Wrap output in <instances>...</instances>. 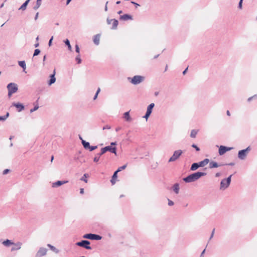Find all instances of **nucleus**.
<instances>
[{"instance_id": "45", "label": "nucleus", "mask_w": 257, "mask_h": 257, "mask_svg": "<svg viewBox=\"0 0 257 257\" xmlns=\"http://www.w3.org/2000/svg\"><path fill=\"white\" fill-rule=\"evenodd\" d=\"M192 147L195 148L197 151H199L200 150V149L195 144H193Z\"/></svg>"}, {"instance_id": "12", "label": "nucleus", "mask_w": 257, "mask_h": 257, "mask_svg": "<svg viewBox=\"0 0 257 257\" xmlns=\"http://www.w3.org/2000/svg\"><path fill=\"white\" fill-rule=\"evenodd\" d=\"M55 74H56V70L55 69L53 71V73L51 74L50 77V79L49 81H48V85H51L52 84L54 83L56 81V78H55Z\"/></svg>"}, {"instance_id": "11", "label": "nucleus", "mask_w": 257, "mask_h": 257, "mask_svg": "<svg viewBox=\"0 0 257 257\" xmlns=\"http://www.w3.org/2000/svg\"><path fill=\"white\" fill-rule=\"evenodd\" d=\"M111 22H112V26L111 29L113 30L116 29L118 24V21L116 19H107V23L108 24H110Z\"/></svg>"}, {"instance_id": "10", "label": "nucleus", "mask_w": 257, "mask_h": 257, "mask_svg": "<svg viewBox=\"0 0 257 257\" xmlns=\"http://www.w3.org/2000/svg\"><path fill=\"white\" fill-rule=\"evenodd\" d=\"M47 249L44 247H40L37 252L35 257H41L46 254Z\"/></svg>"}, {"instance_id": "13", "label": "nucleus", "mask_w": 257, "mask_h": 257, "mask_svg": "<svg viewBox=\"0 0 257 257\" xmlns=\"http://www.w3.org/2000/svg\"><path fill=\"white\" fill-rule=\"evenodd\" d=\"M12 105L15 106L17 108L18 112H21L24 109V106L22 103L14 102L13 103Z\"/></svg>"}, {"instance_id": "63", "label": "nucleus", "mask_w": 257, "mask_h": 257, "mask_svg": "<svg viewBox=\"0 0 257 257\" xmlns=\"http://www.w3.org/2000/svg\"><path fill=\"white\" fill-rule=\"evenodd\" d=\"M108 2H106V5H105V11H107V4Z\"/></svg>"}, {"instance_id": "57", "label": "nucleus", "mask_w": 257, "mask_h": 257, "mask_svg": "<svg viewBox=\"0 0 257 257\" xmlns=\"http://www.w3.org/2000/svg\"><path fill=\"white\" fill-rule=\"evenodd\" d=\"M220 176V173H218H218H216L215 174V177H219Z\"/></svg>"}, {"instance_id": "36", "label": "nucleus", "mask_w": 257, "mask_h": 257, "mask_svg": "<svg viewBox=\"0 0 257 257\" xmlns=\"http://www.w3.org/2000/svg\"><path fill=\"white\" fill-rule=\"evenodd\" d=\"M126 164H125V165H123V166H121V167H119L116 171H117V173H118V172H120V171H121V170H123V169H125V168H126Z\"/></svg>"}, {"instance_id": "4", "label": "nucleus", "mask_w": 257, "mask_h": 257, "mask_svg": "<svg viewBox=\"0 0 257 257\" xmlns=\"http://www.w3.org/2000/svg\"><path fill=\"white\" fill-rule=\"evenodd\" d=\"M128 79L130 80V82L134 85H138L143 82L145 77L140 75H136L134 76L133 78L128 77Z\"/></svg>"}, {"instance_id": "32", "label": "nucleus", "mask_w": 257, "mask_h": 257, "mask_svg": "<svg viewBox=\"0 0 257 257\" xmlns=\"http://www.w3.org/2000/svg\"><path fill=\"white\" fill-rule=\"evenodd\" d=\"M197 134V131L195 130H193L191 131L190 137L192 138H194L196 137V136Z\"/></svg>"}, {"instance_id": "19", "label": "nucleus", "mask_w": 257, "mask_h": 257, "mask_svg": "<svg viewBox=\"0 0 257 257\" xmlns=\"http://www.w3.org/2000/svg\"><path fill=\"white\" fill-rule=\"evenodd\" d=\"M14 244H15V246L12 247V248H11L12 251L20 249L21 247L22 243L21 242H18L16 244L14 243Z\"/></svg>"}, {"instance_id": "27", "label": "nucleus", "mask_w": 257, "mask_h": 257, "mask_svg": "<svg viewBox=\"0 0 257 257\" xmlns=\"http://www.w3.org/2000/svg\"><path fill=\"white\" fill-rule=\"evenodd\" d=\"M81 143H82V145L83 146V147L85 149H88L89 148L90 144L89 142H86L84 140H82V141H81Z\"/></svg>"}, {"instance_id": "6", "label": "nucleus", "mask_w": 257, "mask_h": 257, "mask_svg": "<svg viewBox=\"0 0 257 257\" xmlns=\"http://www.w3.org/2000/svg\"><path fill=\"white\" fill-rule=\"evenodd\" d=\"M250 150V147H248L245 149L239 151L238 154V158L242 160H244Z\"/></svg>"}, {"instance_id": "39", "label": "nucleus", "mask_w": 257, "mask_h": 257, "mask_svg": "<svg viewBox=\"0 0 257 257\" xmlns=\"http://www.w3.org/2000/svg\"><path fill=\"white\" fill-rule=\"evenodd\" d=\"M100 88H98L97 89V91H96V93H95V95H94V97H93V99H94V100H95V99L97 98V96H98V94H99V93L100 92Z\"/></svg>"}, {"instance_id": "37", "label": "nucleus", "mask_w": 257, "mask_h": 257, "mask_svg": "<svg viewBox=\"0 0 257 257\" xmlns=\"http://www.w3.org/2000/svg\"><path fill=\"white\" fill-rule=\"evenodd\" d=\"M75 60L77 62L78 64H80L81 63V59L79 54L76 57Z\"/></svg>"}, {"instance_id": "41", "label": "nucleus", "mask_w": 257, "mask_h": 257, "mask_svg": "<svg viewBox=\"0 0 257 257\" xmlns=\"http://www.w3.org/2000/svg\"><path fill=\"white\" fill-rule=\"evenodd\" d=\"M97 148V146H90L89 148L88 149H89L90 151H92Z\"/></svg>"}, {"instance_id": "52", "label": "nucleus", "mask_w": 257, "mask_h": 257, "mask_svg": "<svg viewBox=\"0 0 257 257\" xmlns=\"http://www.w3.org/2000/svg\"><path fill=\"white\" fill-rule=\"evenodd\" d=\"M53 37H51V38L50 39V40H49V46H51V45L52 41V40H53Z\"/></svg>"}, {"instance_id": "7", "label": "nucleus", "mask_w": 257, "mask_h": 257, "mask_svg": "<svg viewBox=\"0 0 257 257\" xmlns=\"http://www.w3.org/2000/svg\"><path fill=\"white\" fill-rule=\"evenodd\" d=\"M90 241L87 240H82L81 241L77 242L76 244L79 246L83 247L87 249H91V247L89 245Z\"/></svg>"}, {"instance_id": "58", "label": "nucleus", "mask_w": 257, "mask_h": 257, "mask_svg": "<svg viewBox=\"0 0 257 257\" xmlns=\"http://www.w3.org/2000/svg\"><path fill=\"white\" fill-rule=\"evenodd\" d=\"M121 127H117L115 128V131L116 132H118L119 131H120L121 130Z\"/></svg>"}, {"instance_id": "47", "label": "nucleus", "mask_w": 257, "mask_h": 257, "mask_svg": "<svg viewBox=\"0 0 257 257\" xmlns=\"http://www.w3.org/2000/svg\"><path fill=\"white\" fill-rule=\"evenodd\" d=\"M9 172H10V170L8 169H6L4 170V171L3 172V175H6L7 173H8Z\"/></svg>"}, {"instance_id": "25", "label": "nucleus", "mask_w": 257, "mask_h": 257, "mask_svg": "<svg viewBox=\"0 0 257 257\" xmlns=\"http://www.w3.org/2000/svg\"><path fill=\"white\" fill-rule=\"evenodd\" d=\"M154 106L155 104L154 103H152L150 104H149L147 107V112L151 113L152 112V109L154 108Z\"/></svg>"}, {"instance_id": "62", "label": "nucleus", "mask_w": 257, "mask_h": 257, "mask_svg": "<svg viewBox=\"0 0 257 257\" xmlns=\"http://www.w3.org/2000/svg\"><path fill=\"white\" fill-rule=\"evenodd\" d=\"M231 149V148H227V147H226V150H226V152H227V151H229V150H230Z\"/></svg>"}, {"instance_id": "17", "label": "nucleus", "mask_w": 257, "mask_h": 257, "mask_svg": "<svg viewBox=\"0 0 257 257\" xmlns=\"http://www.w3.org/2000/svg\"><path fill=\"white\" fill-rule=\"evenodd\" d=\"M172 188L174 192L178 194L179 192V184L178 183H175L173 185Z\"/></svg>"}, {"instance_id": "2", "label": "nucleus", "mask_w": 257, "mask_h": 257, "mask_svg": "<svg viewBox=\"0 0 257 257\" xmlns=\"http://www.w3.org/2000/svg\"><path fill=\"white\" fill-rule=\"evenodd\" d=\"M206 175L205 172H197L190 174L183 179V180L186 183H191L198 180L201 177Z\"/></svg>"}, {"instance_id": "55", "label": "nucleus", "mask_w": 257, "mask_h": 257, "mask_svg": "<svg viewBox=\"0 0 257 257\" xmlns=\"http://www.w3.org/2000/svg\"><path fill=\"white\" fill-rule=\"evenodd\" d=\"M116 144H117L116 142H111L110 143V146L112 147V146H115V145H116Z\"/></svg>"}, {"instance_id": "1", "label": "nucleus", "mask_w": 257, "mask_h": 257, "mask_svg": "<svg viewBox=\"0 0 257 257\" xmlns=\"http://www.w3.org/2000/svg\"><path fill=\"white\" fill-rule=\"evenodd\" d=\"M107 151H109L110 152L116 155V148L112 147L111 146H106L104 148H103L101 149V152L99 153L96 154L95 157L93 159V161L95 163H97L100 159V157L102 155H104Z\"/></svg>"}, {"instance_id": "53", "label": "nucleus", "mask_w": 257, "mask_h": 257, "mask_svg": "<svg viewBox=\"0 0 257 257\" xmlns=\"http://www.w3.org/2000/svg\"><path fill=\"white\" fill-rule=\"evenodd\" d=\"M46 59V55H45V56H44V57H43V65H45V62H44L45 61Z\"/></svg>"}, {"instance_id": "24", "label": "nucleus", "mask_w": 257, "mask_h": 257, "mask_svg": "<svg viewBox=\"0 0 257 257\" xmlns=\"http://www.w3.org/2000/svg\"><path fill=\"white\" fill-rule=\"evenodd\" d=\"M30 1V0H27L19 8V10H22L23 11L25 10Z\"/></svg>"}, {"instance_id": "3", "label": "nucleus", "mask_w": 257, "mask_h": 257, "mask_svg": "<svg viewBox=\"0 0 257 257\" xmlns=\"http://www.w3.org/2000/svg\"><path fill=\"white\" fill-rule=\"evenodd\" d=\"M232 176V175H230L226 179H223L221 181L220 185V190H224L228 187L231 182Z\"/></svg>"}, {"instance_id": "14", "label": "nucleus", "mask_w": 257, "mask_h": 257, "mask_svg": "<svg viewBox=\"0 0 257 257\" xmlns=\"http://www.w3.org/2000/svg\"><path fill=\"white\" fill-rule=\"evenodd\" d=\"M119 19L122 21H127V20H132L133 17L128 14H124L123 15L120 16Z\"/></svg>"}, {"instance_id": "31", "label": "nucleus", "mask_w": 257, "mask_h": 257, "mask_svg": "<svg viewBox=\"0 0 257 257\" xmlns=\"http://www.w3.org/2000/svg\"><path fill=\"white\" fill-rule=\"evenodd\" d=\"M19 65H20V66L22 67L24 71H25V70L26 68V65L25 62L24 61H19Z\"/></svg>"}, {"instance_id": "16", "label": "nucleus", "mask_w": 257, "mask_h": 257, "mask_svg": "<svg viewBox=\"0 0 257 257\" xmlns=\"http://www.w3.org/2000/svg\"><path fill=\"white\" fill-rule=\"evenodd\" d=\"M100 35L99 34H97L94 36L93 38V42L96 45H98L99 44Z\"/></svg>"}, {"instance_id": "33", "label": "nucleus", "mask_w": 257, "mask_h": 257, "mask_svg": "<svg viewBox=\"0 0 257 257\" xmlns=\"http://www.w3.org/2000/svg\"><path fill=\"white\" fill-rule=\"evenodd\" d=\"M9 113L7 112V114L3 116H0V121L5 120L9 116Z\"/></svg>"}, {"instance_id": "42", "label": "nucleus", "mask_w": 257, "mask_h": 257, "mask_svg": "<svg viewBox=\"0 0 257 257\" xmlns=\"http://www.w3.org/2000/svg\"><path fill=\"white\" fill-rule=\"evenodd\" d=\"M75 51L77 53H79L80 49L78 45H75Z\"/></svg>"}, {"instance_id": "8", "label": "nucleus", "mask_w": 257, "mask_h": 257, "mask_svg": "<svg viewBox=\"0 0 257 257\" xmlns=\"http://www.w3.org/2000/svg\"><path fill=\"white\" fill-rule=\"evenodd\" d=\"M182 151L180 150L175 151L173 155L170 157L168 162H171L177 160L182 154Z\"/></svg>"}, {"instance_id": "49", "label": "nucleus", "mask_w": 257, "mask_h": 257, "mask_svg": "<svg viewBox=\"0 0 257 257\" xmlns=\"http://www.w3.org/2000/svg\"><path fill=\"white\" fill-rule=\"evenodd\" d=\"M168 205L169 206H172L174 205V202L172 200L168 199Z\"/></svg>"}, {"instance_id": "35", "label": "nucleus", "mask_w": 257, "mask_h": 257, "mask_svg": "<svg viewBox=\"0 0 257 257\" xmlns=\"http://www.w3.org/2000/svg\"><path fill=\"white\" fill-rule=\"evenodd\" d=\"M88 176V175L87 174H84L83 176L81 177V180L84 181L85 183L87 182V180L86 178Z\"/></svg>"}, {"instance_id": "61", "label": "nucleus", "mask_w": 257, "mask_h": 257, "mask_svg": "<svg viewBox=\"0 0 257 257\" xmlns=\"http://www.w3.org/2000/svg\"><path fill=\"white\" fill-rule=\"evenodd\" d=\"M226 114L228 116H230V113L229 110H227Z\"/></svg>"}, {"instance_id": "26", "label": "nucleus", "mask_w": 257, "mask_h": 257, "mask_svg": "<svg viewBox=\"0 0 257 257\" xmlns=\"http://www.w3.org/2000/svg\"><path fill=\"white\" fill-rule=\"evenodd\" d=\"M117 171H115L113 175H112V179L110 180V182L112 183V184H114L115 183V180L117 178Z\"/></svg>"}, {"instance_id": "34", "label": "nucleus", "mask_w": 257, "mask_h": 257, "mask_svg": "<svg viewBox=\"0 0 257 257\" xmlns=\"http://www.w3.org/2000/svg\"><path fill=\"white\" fill-rule=\"evenodd\" d=\"M65 44L68 46V48L70 51H72V47L70 44V42L68 39H66L65 41Z\"/></svg>"}, {"instance_id": "60", "label": "nucleus", "mask_w": 257, "mask_h": 257, "mask_svg": "<svg viewBox=\"0 0 257 257\" xmlns=\"http://www.w3.org/2000/svg\"><path fill=\"white\" fill-rule=\"evenodd\" d=\"M188 68H186L183 72V74L184 75L186 74Z\"/></svg>"}, {"instance_id": "22", "label": "nucleus", "mask_w": 257, "mask_h": 257, "mask_svg": "<svg viewBox=\"0 0 257 257\" xmlns=\"http://www.w3.org/2000/svg\"><path fill=\"white\" fill-rule=\"evenodd\" d=\"M123 118L125 119L127 121H130L131 120V118L130 116V112L127 111L123 114Z\"/></svg>"}, {"instance_id": "44", "label": "nucleus", "mask_w": 257, "mask_h": 257, "mask_svg": "<svg viewBox=\"0 0 257 257\" xmlns=\"http://www.w3.org/2000/svg\"><path fill=\"white\" fill-rule=\"evenodd\" d=\"M151 114V113H150L146 112V113L145 116H144V117L146 119H147L149 117V116Z\"/></svg>"}, {"instance_id": "54", "label": "nucleus", "mask_w": 257, "mask_h": 257, "mask_svg": "<svg viewBox=\"0 0 257 257\" xmlns=\"http://www.w3.org/2000/svg\"><path fill=\"white\" fill-rule=\"evenodd\" d=\"M38 16H39V13L38 12V13H36V16L35 17V21H36L37 20V19L38 18Z\"/></svg>"}, {"instance_id": "40", "label": "nucleus", "mask_w": 257, "mask_h": 257, "mask_svg": "<svg viewBox=\"0 0 257 257\" xmlns=\"http://www.w3.org/2000/svg\"><path fill=\"white\" fill-rule=\"evenodd\" d=\"M38 108H39V106L38 105H37L35 106V107L33 108H32L30 110V112L32 113L33 112L37 110Z\"/></svg>"}, {"instance_id": "51", "label": "nucleus", "mask_w": 257, "mask_h": 257, "mask_svg": "<svg viewBox=\"0 0 257 257\" xmlns=\"http://www.w3.org/2000/svg\"><path fill=\"white\" fill-rule=\"evenodd\" d=\"M256 95H254V96H251V97H249V98H248V99H247L248 101H251V100H252V99L253 97H256Z\"/></svg>"}, {"instance_id": "21", "label": "nucleus", "mask_w": 257, "mask_h": 257, "mask_svg": "<svg viewBox=\"0 0 257 257\" xmlns=\"http://www.w3.org/2000/svg\"><path fill=\"white\" fill-rule=\"evenodd\" d=\"M199 167H200L199 163H194L192 164L190 170L191 171H195L197 170Z\"/></svg>"}, {"instance_id": "50", "label": "nucleus", "mask_w": 257, "mask_h": 257, "mask_svg": "<svg viewBox=\"0 0 257 257\" xmlns=\"http://www.w3.org/2000/svg\"><path fill=\"white\" fill-rule=\"evenodd\" d=\"M131 3L134 4L136 6V8H137L138 7L140 6L139 4L136 3L134 2H132Z\"/></svg>"}, {"instance_id": "38", "label": "nucleus", "mask_w": 257, "mask_h": 257, "mask_svg": "<svg viewBox=\"0 0 257 257\" xmlns=\"http://www.w3.org/2000/svg\"><path fill=\"white\" fill-rule=\"evenodd\" d=\"M41 51L39 49H35V51H34V54H33V56H37L38 55H39Z\"/></svg>"}, {"instance_id": "28", "label": "nucleus", "mask_w": 257, "mask_h": 257, "mask_svg": "<svg viewBox=\"0 0 257 257\" xmlns=\"http://www.w3.org/2000/svg\"><path fill=\"white\" fill-rule=\"evenodd\" d=\"M3 244L5 246H9L10 245L14 244V243L12 242L9 239H7V240H5L4 241H3Z\"/></svg>"}, {"instance_id": "43", "label": "nucleus", "mask_w": 257, "mask_h": 257, "mask_svg": "<svg viewBox=\"0 0 257 257\" xmlns=\"http://www.w3.org/2000/svg\"><path fill=\"white\" fill-rule=\"evenodd\" d=\"M214 232H215V228H213L210 237L209 238V240L211 239V238L213 237V236L214 235Z\"/></svg>"}, {"instance_id": "18", "label": "nucleus", "mask_w": 257, "mask_h": 257, "mask_svg": "<svg viewBox=\"0 0 257 257\" xmlns=\"http://www.w3.org/2000/svg\"><path fill=\"white\" fill-rule=\"evenodd\" d=\"M209 168H217L219 166H222V165H219L217 163L214 161H211L209 163Z\"/></svg>"}, {"instance_id": "15", "label": "nucleus", "mask_w": 257, "mask_h": 257, "mask_svg": "<svg viewBox=\"0 0 257 257\" xmlns=\"http://www.w3.org/2000/svg\"><path fill=\"white\" fill-rule=\"evenodd\" d=\"M68 181H57L56 182H54L52 184L53 187H57L62 185H63L66 183H67Z\"/></svg>"}, {"instance_id": "56", "label": "nucleus", "mask_w": 257, "mask_h": 257, "mask_svg": "<svg viewBox=\"0 0 257 257\" xmlns=\"http://www.w3.org/2000/svg\"><path fill=\"white\" fill-rule=\"evenodd\" d=\"M80 193L81 194H84V189H83V188H81V189H80Z\"/></svg>"}, {"instance_id": "64", "label": "nucleus", "mask_w": 257, "mask_h": 257, "mask_svg": "<svg viewBox=\"0 0 257 257\" xmlns=\"http://www.w3.org/2000/svg\"><path fill=\"white\" fill-rule=\"evenodd\" d=\"M71 1V0H67L66 5H68Z\"/></svg>"}, {"instance_id": "46", "label": "nucleus", "mask_w": 257, "mask_h": 257, "mask_svg": "<svg viewBox=\"0 0 257 257\" xmlns=\"http://www.w3.org/2000/svg\"><path fill=\"white\" fill-rule=\"evenodd\" d=\"M242 1H243V0H240L239 4H238V8L240 9H242Z\"/></svg>"}, {"instance_id": "20", "label": "nucleus", "mask_w": 257, "mask_h": 257, "mask_svg": "<svg viewBox=\"0 0 257 257\" xmlns=\"http://www.w3.org/2000/svg\"><path fill=\"white\" fill-rule=\"evenodd\" d=\"M209 162V160L208 159H205L203 161H201L199 162V164L200 167H203L207 165Z\"/></svg>"}, {"instance_id": "23", "label": "nucleus", "mask_w": 257, "mask_h": 257, "mask_svg": "<svg viewBox=\"0 0 257 257\" xmlns=\"http://www.w3.org/2000/svg\"><path fill=\"white\" fill-rule=\"evenodd\" d=\"M226 147L221 146L219 149V154L220 155H223L226 152Z\"/></svg>"}, {"instance_id": "9", "label": "nucleus", "mask_w": 257, "mask_h": 257, "mask_svg": "<svg viewBox=\"0 0 257 257\" xmlns=\"http://www.w3.org/2000/svg\"><path fill=\"white\" fill-rule=\"evenodd\" d=\"M83 237L84 238L97 240H100L102 238V237L101 236L92 233L86 234L83 236Z\"/></svg>"}, {"instance_id": "5", "label": "nucleus", "mask_w": 257, "mask_h": 257, "mask_svg": "<svg viewBox=\"0 0 257 257\" xmlns=\"http://www.w3.org/2000/svg\"><path fill=\"white\" fill-rule=\"evenodd\" d=\"M7 89L8 90V96L9 97H11L13 93H16L18 89L17 85L14 83H9L7 85Z\"/></svg>"}, {"instance_id": "29", "label": "nucleus", "mask_w": 257, "mask_h": 257, "mask_svg": "<svg viewBox=\"0 0 257 257\" xmlns=\"http://www.w3.org/2000/svg\"><path fill=\"white\" fill-rule=\"evenodd\" d=\"M41 2H42V0H37L36 4L33 8V9L35 10H37V9H38L39 8V7H40V6L41 5Z\"/></svg>"}, {"instance_id": "30", "label": "nucleus", "mask_w": 257, "mask_h": 257, "mask_svg": "<svg viewBox=\"0 0 257 257\" xmlns=\"http://www.w3.org/2000/svg\"><path fill=\"white\" fill-rule=\"evenodd\" d=\"M47 246L52 250H53V251H54L56 253H58L59 252V250L57 249L55 246L52 245L51 244H47Z\"/></svg>"}, {"instance_id": "59", "label": "nucleus", "mask_w": 257, "mask_h": 257, "mask_svg": "<svg viewBox=\"0 0 257 257\" xmlns=\"http://www.w3.org/2000/svg\"><path fill=\"white\" fill-rule=\"evenodd\" d=\"M205 249H204L203 250V251L202 252V253H201V255H200V257H203V255L204 253L205 252Z\"/></svg>"}, {"instance_id": "48", "label": "nucleus", "mask_w": 257, "mask_h": 257, "mask_svg": "<svg viewBox=\"0 0 257 257\" xmlns=\"http://www.w3.org/2000/svg\"><path fill=\"white\" fill-rule=\"evenodd\" d=\"M111 127L110 125H105L104 126H103V130H106V129H107V130H109L110 129Z\"/></svg>"}]
</instances>
